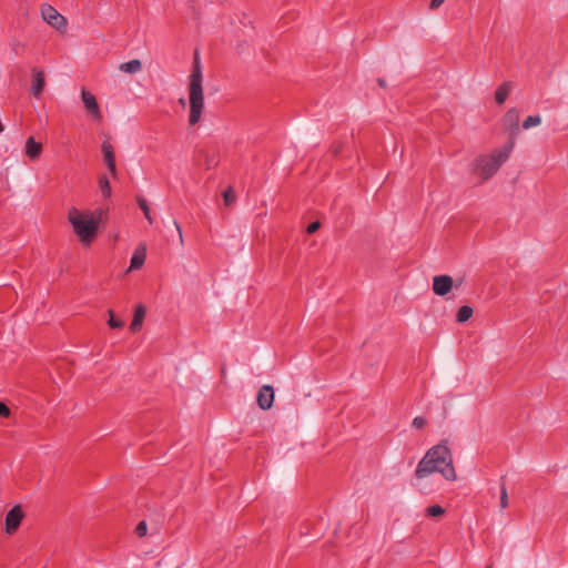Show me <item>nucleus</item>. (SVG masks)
I'll return each instance as SVG.
<instances>
[{"label":"nucleus","instance_id":"obj_1","mask_svg":"<svg viewBox=\"0 0 568 568\" xmlns=\"http://www.w3.org/2000/svg\"><path fill=\"white\" fill-rule=\"evenodd\" d=\"M433 473H440L447 480H456L452 452L446 443H440L427 450L415 470V477L425 478Z\"/></svg>","mask_w":568,"mask_h":568},{"label":"nucleus","instance_id":"obj_2","mask_svg":"<svg viewBox=\"0 0 568 568\" xmlns=\"http://www.w3.org/2000/svg\"><path fill=\"white\" fill-rule=\"evenodd\" d=\"M202 82L203 73L200 54L199 51L195 50L189 82L190 125H196L200 122L204 109V94Z\"/></svg>","mask_w":568,"mask_h":568},{"label":"nucleus","instance_id":"obj_3","mask_svg":"<svg viewBox=\"0 0 568 568\" xmlns=\"http://www.w3.org/2000/svg\"><path fill=\"white\" fill-rule=\"evenodd\" d=\"M68 221L83 244L89 245L95 239L98 233L97 222L88 216L87 212H80L72 207L68 213Z\"/></svg>","mask_w":568,"mask_h":568},{"label":"nucleus","instance_id":"obj_4","mask_svg":"<svg viewBox=\"0 0 568 568\" xmlns=\"http://www.w3.org/2000/svg\"><path fill=\"white\" fill-rule=\"evenodd\" d=\"M513 151V141L495 150L490 155H480L476 159V169L480 172L483 180L490 179L500 168V165L509 158Z\"/></svg>","mask_w":568,"mask_h":568},{"label":"nucleus","instance_id":"obj_5","mask_svg":"<svg viewBox=\"0 0 568 568\" xmlns=\"http://www.w3.org/2000/svg\"><path fill=\"white\" fill-rule=\"evenodd\" d=\"M41 16L43 20L58 31H64L67 28V19L60 14L52 6L43 4L41 7Z\"/></svg>","mask_w":568,"mask_h":568},{"label":"nucleus","instance_id":"obj_6","mask_svg":"<svg viewBox=\"0 0 568 568\" xmlns=\"http://www.w3.org/2000/svg\"><path fill=\"white\" fill-rule=\"evenodd\" d=\"M24 517L20 505L13 506L6 515L4 529L8 535H13Z\"/></svg>","mask_w":568,"mask_h":568},{"label":"nucleus","instance_id":"obj_7","mask_svg":"<svg viewBox=\"0 0 568 568\" xmlns=\"http://www.w3.org/2000/svg\"><path fill=\"white\" fill-rule=\"evenodd\" d=\"M504 124L509 130V139L507 142L513 141V148L515 146V139L520 132L519 128V111L515 108L509 109L504 115Z\"/></svg>","mask_w":568,"mask_h":568},{"label":"nucleus","instance_id":"obj_8","mask_svg":"<svg viewBox=\"0 0 568 568\" xmlns=\"http://www.w3.org/2000/svg\"><path fill=\"white\" fill-rule=\"evenodd\" d=\"M101 152L103 154V161L112 175V178L118 176V170L115 164V154H114V148L109 141H103L101 145Z\"/></svg>","mask_w":568,"mask_h":568},{"label":"nucleus","instance_id":"obj_9","mask_svg":"<svg viewBox=\"0 0 568 568\" xmlns=\"http://www.w3.org/2000/svg\"><path fill=\"white\" fill-rule=\"evenodd\" d=\"M81 97H82V101L84 103V106L88 111V113L97 121H101L102 120V113H101V110H100V106L98 104V101L95 99V97L87 91V90H82L81 92Z\"/></svg>","mask_w":568,"mask_h":568},{"label":"nucleus","instance_id":"obj_10","mask_svg":"<svg viewBox=\"0 0 568 568\" xmlns=\"http://www.w3.org/2000/svg\"><path fill=\"white\" fill-rule=\"evenodd\" d=\"M453 278L449 275H438L433 280V291L438 296L447 295L453 288Z\"/></svg>","mask_w":568,"mask_h":568},{"label":"nucleus","instance_id":"obj_11","mask_svg":"<svg viewBox=\"0 0 568 568\" xmlns=\"http://www.w3.org/2000/svg\"><path fill=\"white\" fill-rule=\"evenodd\" d=\"M274 402V390L270 385H264L260 388L257 394V404L261 409H270Z\"/></svg>","mask_w":568,"mask_h":568},{"label":"nucleus","instance_id":"obj_12","mask_svg":"<svg viewBox=\"0 0 568 568\" xmlns=\"http://www.w3.org/2000/svg\"><path fill=\"white\" fill-rule=\"evenodd\" d=\"M32 72H33V81H32L31 93L36 98H38L44 89V84H45L44 73L37 69H33Z\"/></svg>","mask_w":568,"mask_h":568},{"label":"nucleus","instance_id":"obj_13","mask_svg":"<svg viewBox=\"0 0 568 568\" xmlns=\"http://www.w3.org/2000/svg\"><path fill=\"white\" fill-rule=\"evenodd\" d=\"M42 144L37 142L33 136H29L26 142V154L31 160H37L41 155Z\"/></svg>","mask_w":568,"mask_h":568},{"label":"nucleus","instance_id":"obj_14","mask_svg":"<svg viewBox=\"0 0 568 568\" xmlns=\"http://www.w3.org/2000/svg\"><path fill=\"white\" fill-rule=\"evenodd\" d=\"M145 314H146V308L141 304L138 305L135 308V312H134L133 320L130 325L131 332L136 333L138 331H140L142 323L144 321Z\"/></svg>","mask_w":568,"mask_h":568},{"label":"nucleus","instance_id":"obj_15","mask_svg":"<svg viewBox=\"0 0 568 568\" xmlns=\"http://www.w3.org/2000/svg\"><path fill=\"white\" fill-rule=\"evenodd\" d=\"M511 89V82L505 81L503 82L495 92V101L497 104H503Z\"/></svg>","mask_w":568,"mask_h":568},{"label":"nucleus","instance_id":"obj_16","mask_svg":"<svg viewBox=\"0 0 568 568\" xmlns=\"http://www.w3.org/2000/svg\"><path fill=\"white\" fill-rule=\"evenodd\" d=\"M199 153L202 154L204 158V164L206 170H211L219 165L217 153L215 152V150H213L212 152L210 150H200Z\"/></svg>","mask_w":568,"mask_h":568},{"label":"nucleus","instance_id":"obj_17","mask_svg":"<svg viewBox=\"0 0 568 568\" xmlns=\"http://www.w3.org/2000/svg\"><path fill=\"white\" fill-rule=\"evenodd\" d=\"M145 257H146L145 248H136L131 257L130 268L131 270L140 268L144 264Z\"/></svg>","mask_w":568,"mask_h":568},{"label":"nucleus","instance_id":"obj_18","mask_svg":"<svg viewBox=\"0 0 568 568\" xmlns=\"http://www.w3.org/2000/svg\"><path fill=\"white\" fill-rule=\"evenodd\" d=\"M119 69L125 73H136L142 69V62L139 59H133L129 62L121 63Z\"/></svg>","mask_w":568,"mask_h":568},{"label":"nucleus","instance_id":"obj_19","mask_svg":"<svg viewBox=\"0 0 568 568\" xmlns=\"http://www.w3.org/2000/svg\"><path fill=\"white\" fill-rule=\"evenodd\" d=\"M474 310L468 305L459 307L456 314V321L458 323H465L473 316Z\"/></svg>","mask_w":568,"mask_h":568},{"label":"nucleus","instance_id":"obj_20","mask_svg":"<svg viewBox=\"0 0 568 568\" xmlns=\"http://www.w3.org/2000/svg\"><path fill=\"white\" fill-rule=\"evenodd\" d=\"M99 186H100V191L102 193V195L104 197H110L111 196V185H110V182H109V179L106 178V175H101L100 179H99Z\"/></svg>","mask_w":568,"mask_h":568},{"label":"nucleus","instance_id":"obj_21","mask_svg":"<svg viewBox=\"0 0 568 568\" xmlns=\"http://www.w3.org/2000/svg\"><path fill=\"white\" fill-rule=\"evenodd\" d=\"M88 216L91 219H94L97 222V226L99 227V224L106 217V210L99 207L94 211H87Z\"/></svg>","mask_w":568,"mask_h":568},{"label":"nucleus","instance_id":"obj_22","mask_svg":"<svg viewBox=\"0 0 568 568\" xmlns=\"http://www.w3.org/2000/svg\"><path fill=\"white\" fill-rule=\"evenodd\" d=\"M138 204L140 206V209L142 210L145 219L149 221L150 224L153 223V219L151 216V212H150V207L148 205V202L145 199H143L142 196H138Z\"/></svg>","mask_w":568,"mask_h":568},{"label":"nucleus","instance_id":"obj_23","mask_svg":"<svg viewBox=\"0 0 568 568\" xmlns=\"http://www.w3.org/2000/svg\"><path fill=\"white\" fill-rule=\"evenodd\" d=\"M108 314H109L108 325L111 328H122L124 326V322L122 320L116 318L115 314L112 310H109Z\"/></svg>","mask_w":568,"mask_h":568},{"label":"nucleus","instance_id":"obj_24","mask_svg":"<svg viewBox=\"0 0 568 568\" xmlns=\"http://www.w3.org/2000/svg\"><path fill=\"white\" fill-rule=\"evenodd\" d=\"M222 195H223L225 206H230L231 204H233L235 202L236 195H235V191L232 186H229L223 192Z\"/></svg>","mask_w":568,"mask_h":568},{"label":"nucleus","instance_id":"obj_25","mask_svg":"<svg viewBox=\"0 0 568 568\" xmlns=\"http://www.w3.org/2000/svg\"><path fill=\"white\" fill-rule=\"evenodd\" d=\"M540 122H541L540 115H529L524 120L523 128L525 130H528L532 126L540 124Z\"/></svg>","mask_w":568,"mask_h":568},{"label":"nucleus","instance_id":"obj_26","mask_svg":"<svg viewBox=\"0 0 568 568\" xmlns=\"http://www.w3.org/2000/svg\"><path fill=\"white\" fill-rule=\"evenodd\" d=\"M501 480V487H500V507L503 509L507 508L508 507V493H507V488H506V485H505V476H503L500 478Z\"/></svg>","mask_w":568,"mask_h":568},{"label":"nucleus","instance_id":"obj_27","mask_svg":"<svg viewBox=\"0 0 568 568\" xmlns=\"http://www.w3.org/2000/svg\"><path fill=\"white\" fill-rule=\"evenodd\" d=\"M445 514V509L440 505H433L426 508V516L439 517Z\"/></svg>","mask_w":568,"mask_h":568},{"label":"nucleus","instance_id":"obj_28","mask_svg":"<svg viewBox=\"0 0 568 568\" xmlns=\"http://www.w3.org/2000/svg\"><path fill=\"white\" fill-rule=\"evenodd\" d=\"M146 530H148V527H146V523L144 520L140 521L136 527H135V534L139 536V537H143L146 535Z\"/></svg>","mask_w":568,"mask_h":568},{"label":"nucleus","instance_id":"obj_29","mask_svg":"<svg viewBox=\"0 0 568 568\" xmlns=\"http://www.w3.org/2000/svg\"><path fill=\"white\" fill-rule=\"evenodd\" d=\"M427 424L426 419L424 417L417 416L413 419V427L416 429H422Z\"/></svg>","mask_w":568,"mask_h":568},{"label":"nucleus","instance_id":"obj_30","mask_svg":"<svg viewBox=\"0 0 568 568\" xmlns=\"http://www.w3.org/2000/svg\"><path fill=\"white\" fill-rule=\"evenodd\" d=\"M321 227V223L318 221H314L312 223H310L306 227V233L307 234H313L315 233L318 229Z\"/></svg>","mask_w":568,"mask_h":568},{"label":"nucleus","instance_id":"obj_31","mask_svg":"<svg viewBox=\"0 0 568 568\" xmlns=\"http://www.w3.org/2000/svg\"><path fill=\"white\" fill-rule=\"evenodd\" d=\"M10 408L3 402H0V417H9Z\"/></svg>","mask_w":568,"mask_h":568},{"label":"nucleus","instance_id":"obj_32","mask_svg":"<svg viewBox=\"0 0 568 568\" xmlns=\"http://www.w3.org/2000/svg\"><path fill=\"white\" fill-rule=\"evenodd\" d=\"M444 1L445 0H432L430 3H429V9L430 10L438 9L444 3Z\"/></svg>","mask_w":568,"mask_h":568},{"label":"nucleus","instance_id":"obj_33","mask_svg":"<svg viewBox=\"0 0 568 568\" xmlns=\"http://www.w3.org/2000/svg\"><path fill=\"white\" fill-rule=\"evenodd\" d=\"M173 225L175 226L176 229V233H178V236H179V240L181 243H183V234H182V229L180 226V224L176 222V220H173Z\"/></svg>","mask_w":568,"mask_h":568},{"label":"nucleus","instance_id":"obj_34","mask_svg":"<svg viewBox=\"0 0 568 568\" xmlns=\"http://www.w3.org/2000/svg\"><path fill=\"white\" fill-rule=\"evenodd\" d=\"M377 83H378V85H379L381 88H383V89H385V88H386V85H387V84H386V81H385V79H384V78H378V79H377Z\"/></svg>","mask_w":568,"mask_h":568},{"label":"nucleus","instance_id":"obj_35","mask_svg":"<svg viewBox=\"0 0 568 568\" xmlns=\"http://www.w3.org/2000/svg\"><path fill=\"white\" fill-rule=\"evenodd\" d=\"M486 568H493V565H488Z\"/></svg>","mask_w":568,"mask_h":568}]
</instances>
